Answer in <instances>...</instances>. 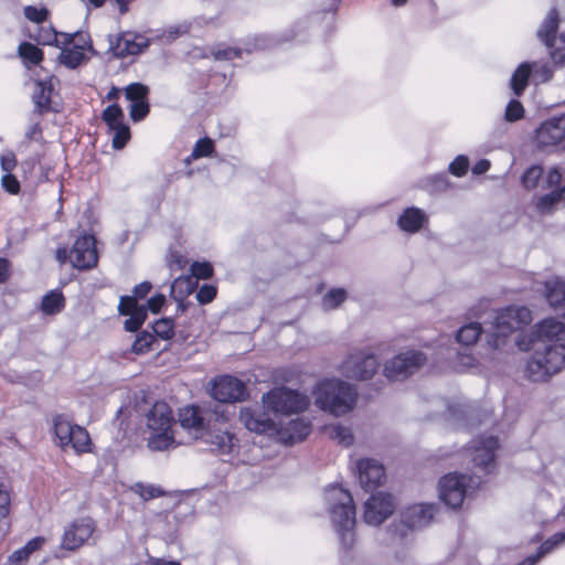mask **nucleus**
Listing matches in <instances>:
<instances>
[{
    "label": "nucleus",
    "mask_w": 565,
    "mask_h": 565,
    "mask_svg": "<svg viewBox=\"0 0 565 565\" xmlns=\"http://www.w3.org/2000/svg\"><path fill=\"white\" fill-rule=\"evenodd\" d=\"M393 497L388 493L372 494L364 503L363 519L367 525L379 526L394 512Z\"/></svg>",
    "instance_id": "12"
},
{
    "label": "nucleus",
    "mask_w": 565,
    "mask_h": 565,
    "mask_svg": "<svg viewBox=\"0 0 565 565\" xmlns=\"http://www.w3.org/2000/svg\"><path fill=\"white\" fill-rule=\"evenodd\" d=\"M24 15L31 22L41 23L47 19L49 11L45 8H36L33 6H26L24 8Z\"/></svg>",
    "instance_id": "52"
},
{
    "label": "nucleus",
    "mask_w": 565,
    "mask_h": 565,
    "mask_svg": "<svg viewBox=\"0 0 565 565\" xmlns=\"http://www.w3.org/2000/svg\"><path fill=\"white\" fill-rule=\"evenodd\" d=\"M377 369L379 362L374 354L356 352L345 359L340 371L348 379L365 381L371 379Z\"/></svg>",
    "instance_id": "11"
},
{
    "label": "nucleus",
    "mask_w": 565,
    "mask_h": 565,
    "mask_svg": "<svg viewBox=\"0 0 565 565\" xmlns=\"http://www.w3.org/2000/svg\"><path fill=\"white\" fill-rule=\"evenodd\" d=\"M73 429L68 446H71L77 454L88 452L90 450V438L87 430L78 425Z\"/></svg>",
    "instance_id": "35"
},
{
    "label": "nucleus",
    "mask_w": 565,
    "mask_h": 565,
    "mask_svg": "<svg viewBox=\"0 0 565 565\" xmlns=\"http://www.w3.org/2000/svg\"><path fill=\"white\" fill-rule=\"evenodd\" d=\"M270 46L269 41L266 36H255L253 47L248 46L246 49L234 47V46H224L222 44L212 49V54L217 61H232L234 58H242L243 52H252L253 50H265Z\"/></svg>",
    "instance_id": "24"
},
{
    "label": "nucleus",
    "mask_w": 565,
    "mask_h": 565,
    "mask_svg": "<svg viewBox=\"0 0 565 565\" xmlns=\"http://www.w3.org/2000/svg\"><path fill=\"white\" fill-rule=\"evenodd\" d=\"M173 416L170 406L164 402H157L146 415V425L149 430L148 447L154 451L168 450L174 445L172 433Z\"/></svg>",
    "instance_id": "4"
},
{
    "label": "nucleus",
    "mask_w": 565,
    "mask_h": 565,
    "mask_svg": "<svg viewBox=\"0 0 565 565\" xmlns=\"http://www.w3.org/2000/svg\"><path fill=\"white\" fill-rule=\"evenodd\" d=\"M542 175L543 168L536 164L532 166L523 172L521 177V183L526 190H533L539 185Z\"/></svg>",
    "instance_id": "40"
},
{
    "label": "nucleus",
    "mask_w": 565,
    "mask_h": 565,
    "mask_svg": "<svg viewBox=\"0 0 565 565\" xmlns=\"http://www.w3.org/2000/svg\"><path fill=\"white\" fill-rule=\"evenodd\" d=\"M129 318L126 319L124 327L126 331L135 332L137 331L147 318V308L145 306L140 307L136 311L128 315Z\"/></svg>",
    "instance_id": "46"
},
{
    "label": "nucleus",
    "mask_w": 565,
    "mask_h": 565,
    "mask_svg": "<svg viewBox=\"0 0 565 565\" xmlns=\"http://www.w3.org/2000/svg\"><path fill=\"white\" fill-rule=\"evenodd\" d=\"M514 344L524 352L530 351L532 347L565 344V324L554 318L544 319L529 333L519 335Z\"/></svg>",
    "instance_id": "6"
},
{
    "label": "nucleus",
    "mask_w": 565,
    "mask_h": 565,
    "mask_svg": "<svg viewBox=\"0 0 565 565\" xmlns=\"http://www.w3.org/2000/svg\"><path fill=\"white\" fill-rule=\"evenodd\" d=\"M326 431L331 439L338 441V444L344 447L351 446L354 441V437L351 429L340 424L328 426L326 428Z\"/></svg>",
    "instance_id": "37"
},
{
    "label": "nucleus",
    "mask_w": 565,
    "mask_h": 565,
    "mask_svg": "<svg viewBox=\"0 0 565 565\" xmlns=\"http://www.w3.org/2000/svg\"><path fill=\"white\" fill-rule=\"evenodd\" d=\"M356 469L359 481L365 491L381 486L385 479L384 467L375 459H360L356 462Z\"/></svg>",
    "instance_id": "20"
},
{
    "label": "nucleus",
    "mask_w": 565,
    "mask_h": 565,
    "mask_svg": "<svg viewBox=\"0 0 565 565\" xmlns=\"http://www.w3.org/2000/svg\"><path fill=\"white\" fill-rule=\"evenodd\" d=\"M426 361L420 351H406L394 356L384 365V374L391 381H399L416 372Z\"/></svg>",
    "instance_id": "10"
},
{
    "label": "nucleus",
    "mask_w": 565,
    "mask_h": 565,
    "mask_svg": "<svg viewBox=\"0 0 565 565\" xmlns=\"http://www.w3.org/2000/svg\"><path fill=\"white\" fill-rule=\"evenodd\" d=\"M482 332L481 324L478 322H470L462 326L457 332V341L466 347L472 345L477 342Z\"/></svg>",
    "instance_id": "36"
},
{
    "label": "nucleus",
    "mask_w": 565,
    "mask_h": 565,
    "mask_svg": "<svg viewBox=\"0 0 565 565\" xmlns=\"http://www.w3.org/2000/svg\"><path fill=\"white\" fill-rule=\"evenodd\" d=\"M149 88L141 83H131L125 88V96L130 103L148 100Z\"/></svg>",
    "instance_id": "44"
},
{
    "label": "nucleus",
    "mask_w": 565,
    "mask_h": 565,
    "mask_svg": "<svg viewBox=\"0 0 565 565\" xmlns=\"http://www.w3.org/2000/svg\"><path fill=\"white\" fill-rule=\"evenodd\" d=\"M199 438L209 444L212 451L221 455L233 454L237 447V439L228 430L227 423L223 417L221 419L215 417V423L210 424Z\"/></svg>",
    "instance_id": "9"
},
{
    "label": "nucleus",
    "mask_w": 565,
    "mask_h": 565,
    "mask_svg": "<svg viewBox=\"0 0 565 565\" xmlns=\"http://www.w3.org/2000/svg\"><path fill=\"white\" fill-rule=\"evenodd\" d=\"M70 262L77 269H90L97 265L96 239L93 235L79 236L70 252Z\"/></svg>",
    "instance_id": "14"
},
{
    "label": "nucleus",
    "mask_w": 565,
    "mask_h": 565,
    "mask_svg": "<svg viewBox=\"0 0 565 565\" xmlns=\"http://www.w3.org/2000/svg\"><path fill=\"white\" fill-rule=\"evenodd\" d=\"M311 430L309 422L297 418L291 419L287 425L279 431L280 439L287 444H295L305 439Z\"/></svg>",
    "instance_id": "27"
},
{
    "label": "nucleus",
    "mask_w": 565,
    "mask_h": 565,
    "mask_svg": "<svg viewBox=\"0 0 565 565\" xmlns=\"http://www.w3.org/2000/svg\"><path fill=\"white\" fill-rule=\"evenodd\" d=\"M10 494L7 488L0 483V518H4L9 513Z\"/></svg>",
    "instance_id": "60"
},
{
    "label": "nucleus",
    "mask_w": 565,
    "mask_h": 565,
    "mask_svg": "<svg viewBox=\"0 0 565 565\" xmlns=\"http://www.w3.org/2000/svg\"><path fill=\"white\" fill-rule=\"evenodd\" d=\"M481 483L479 476L451 472L438 482L439 499L451 509L461 507L466 497L473 492Z\"/></svg>",
    "instance_id": "7"
},
{
    "label": "nucleus",
    "mask_w": 565,
    "mask_h": 565,
    "mask_svg": "<svg viewBox=\"0 0 565 565\" xmlns=\"http://www.w3.org/2000/svg\"><path fill=\"white\" fill-rule=\"evenodd\" d=\"M0 164L6 173H10L17 167L15 154L12 151L3 153L0 158Z\"/></svg>",
    "instance_id": "59"
},
{
    "label": "nucleus",
    "mask_w": 565,
    "mask_h": 565,
    "mask_svg": "<svg viewBox=\"0 0 565 565\" xmlns=\"http://www.w3.org/2000/svg\"><path fill=\"white\" fill-rule=\"evenodd\" d=\"M329 516L341 545L350 550L355 544V505L351 493L341 486H331L324 492Z\"/></svg>",
    "instance_id": "1"
},
{
    "label": "nucleus",
    "mask_w": 565,
    "mask_h": 565,
    "mask_svg": "<svg viewBox=\"0 0 565 565\" xmlns=\"http://www.w3.org/2000/svg\"><path fill=\"white\" fill-rule=\"evenodd\" d=\"M54 434L58 440V445L62 448L68 447L70 437L73 433V428L76 426L72 424L65 416L57 415L53 419Z\"/></svg>",
    "instance_id": "34"
},
{
    "label": "nucleus",
    "mask_w": 565,
    "mask_h": 565,
    "mask_svg": "<svg viewBox=\"0 0 565 565\" xmlns=\"http://www.w3.org/2000/svg\"><path fill=\"white\" fill-rule=\"evenodd\" d=\"M216 296V287L212 285H203L196 292V299L200 303L206 305Z\"/></svg>",
    "instance_id": "57"
},
{
    "label": "nucleus",
    "mask_w": 565,
    "mask_h": 565,
    "mask_svg": "<svg viewBox=\"0 0 565 565\" xmlns=\"http://www.w3.org/2000/svg\"><path fill=\"white\" fill-rule=\"evenodd\" d=\"M347 299V291L342 288H335L328 291L322 299V307L326 310L337 309Z\"/></svg>",
    "instance_id": "42"
},
{
    "label": "nucleus",
    "mask_w": 565,
    "mask_h": 565,
    "mask_svg": "<svg viewBox=\"0 0 565 565\" xmlns=\"http://www.w3.org/2000/svg\"><path fill=\"white\" fill-rule=\"evenodd\" d=\"M212 415L204 412L198 406H185L179 412L180 425L192 431L195 438L201 436V433L206 429L205 424H211Z\"/></svg>",
    "instance_id": "22"
},
{
    "label": "nucleus",
    "mask_w": 565,
    "mask_h": 565,
    "mask_svg": "<svg viewBox=\"0 0 565 565\" xmlns=\"http://www.w3.org/2000/svg\"><path fill=\"white\" fill-rule=\"evenodd\" d=\"M476 365H477V360L472 354H470L466 351L458 352L457 367L460 371H467V370L473 369Z\"/></svg>",
    "instance_id": "55"
},
{
    "label": "nucleus",
    "mask_w": 565,
    "mask_h": 565,
    "mask_svg": "<svg viewBox=\"0 0 565 565\" xmlns=\"http://www.w3.org/2000/svg\"><path fill=\"white\" fill-rule=\"evenodd\" d=\"M210 394L221 403L239 402L247 395L244 383L231 375H224L214 380Z\"/></svg>",
    "instance_id": "15"
},
{
    "label": "nucleus",
    "mask_w": 565,
    "mask_h": 565,
    "mask_svg": "<svg viewBox=\"0 0 565 565\" xmlns=\"http://www.w3.org/2000/svg\"><path fill=\"white\" fill-rule=\"evenodd\" d=\"M1 183L3 189L11 194H17L20 191V183L11 172L2 175Z\"/></svg>",
    "instance_id": "58"
},
{
    "label": "nucleus",
    "mask_w": 565,
    "mask_h": 565,
    "mask_svg": "<svg viewBox=\"0 0 565 565\" xmlns=\"http://www.w3.org/2000/svg\"><path fill=\"white\" fill-rule=\"evenodd\" d=\"M33 100L40 111L51 109V96L54 90L53 78L35 81Z\"/></svg>",
    "instance_id": "31"
},
{
    "label": "nucleus",
    "mask_w": 565,
    "mask_h": 565,
    "mask_svg": "<svg viewBox=\"0 0 565 565\" xmlns=\"http://www.w3.org/2000/svg\"><path fill=\"white\" fill-rule=\"evenodd\" d=\"M191 271L193 276H195L199 279H207L213 274V267L210 263L203 262L199 263L195 262L191 266Z\"/></svg>",
    "instance_id": "53"
},
{
    "label": "nucleus",
    "mask_w": 565,
    "mask_h": 565,
    "mask_svg": "<svg viewBox=\"0 0 565 565\" xmlns=\"http://www.w3.org/2000/svg\"><path fill=\"white\" fill-rule=\"evenodd\" d=\"M264 407L276 415H290L307 409L310 399L306 394L287 387H276L262 397Z\"/></svg>",
    "instance_id": "8"
},
{
    "label": "nucleus",
    "mask_w": 565,
    "mask_h": 565,
    "mask_svg": "<svg viewBox=\"0 0 565 565\" xmlns=\"http://www.w3.org/2000/svg\"><path fill=\"white\" fill-rule=\"evenodd\" d=\"M149 110L148 100L130 103L129 105V116L135 122L142 120L149 114Z\"/></svg>",
    "instance_id": "50"
},
{
    "label": "nucleus",
    "mask_w": 565,
    "mask_h": 565,
    "mask_svg": "<svg viewBox=\"0 0 565 565\" xmlns=\"http://www.w3.org/2000/svg\"><path fill=\"white\" fill-rule=\"evenodd\" d=\"M562 174L557 168H552L546 177L547 186H558L561 184Z\"/></svg>",
    "instance_id": "62"
},
{
    "label": "nucleus",
    "mask_w": 565,
    "mask_h": 565,
    "mask_svg": "<svg viewBox=\"0 0 565 565\" xmlns=\"http://www.w3.org/2000/svg\"><path fill=\"white\" fill-rule=\"evenodd\" d=\"M490 166L489 160L481 159L472 167V173L477 175L483 174L490 169Z\"/></svg>",
    "instance_id": "64"
},
{
    "label": "nucleus",
    "mask_w": 565,
    "mask_h": 565,
    "mask_svg": "<svg viewBox=\"0 0 565 565\" xmlns=\"http://www.w3.org/2000/svg\"><path fill=\"white\" fill-rule=\"evenodd\" d=\"M213 151H214V142L210 138L205 137V138L199 139L195 142V146L192 150L191 157L193 159L209 157L213 153Z\"/></svg>",
    "instance_id": "47"
},
{
    "label": "nucleus",
    "mask_w": 565,
    "mask_h": 565,
    "mask_svg": "<svg viewBox=\"0 0 565 565\" xmlns=\"http://www.w3.org/2000/svg\"><path fill=\"white\" fill-rule=\"evenodd\" d=\"M427 221L426 214L418 207H407L398 217L399 228L406 233H417Z\"/></svg>",
    "instance_id": "28"
},
{
    "label": "nucleus",
    "mask_w": 565,
    "mask_h": 565,
    "mask_svg": "<svg viewBox=\"0 0 565 565\" xmlns=\"http://www.w3.org/2000/svg\"><path fill=\"white\" fill-rule=\"evenodd\" d=\"M315 405L324 413L335 417L343 416L356 405V388L340 379H324L312 391Z\"/></svg>",
    "instance_id": "2"
},
{
    "label": "nucleus",
    "mask_w": 565,
    "mask_h": 565,
    "mask_svg": "<svg viewBox=\"0 0 565 565\" xmlns=\"http://www.w3.org/2000/svg\"><path fill=\"white\" fill-rule=\"evenodd\" d=\"M141 306L137 303V300L132 296H122L119 301V312L124 316H127L137 309H139Z\"/></svg>",
    "instance_id": "54"
},
{
    "label": "nucleus",
    "mask_w": 565,
    "mask_h": 565,
    "mask_svg": "<svg viewBox=\"0 0 565 565\" xmlns=\"http://www.w3.org/2000/svg\"><path fill=\"white\" fill-rule=\"evenodd\" d=\"M241 423L249 430L256 434L271 435L278 431L276 424L265 413L250 407L241 409Z\"/></svg>",
    "instance_id": "21"
},
{
    "label": "nucleus",
    "mask_w": 565,
    "mask_h": 565,
    "mask_svg": "<svg viewBox=\"0 0 565 565\" xmlns=\"http://www.w3.org/2000/svg\"><path fill=\"white\" fill-rule=\"evenodd\" d=\"M65 307V299L60 290H51L41 302V310L44 315L53 316L61 312Z\"/></svg>",
    "instance_id": "33"
},
{
    "label": "nucleus",
    "mask_w": 565,
    "mask_h": 565,
    "mask_svg": "<svg viewBox=\"0 0 565 565\" xmlns=\"http://www.w3.org/2000/svg\"><path fill=\"white\" fill-rule=\"evenodd\" d=\"M63 43L72 45L64 47L58 56L60 63L68 68H76L85 60V51L90 49V43L83 35L61 34Z\"/></svg>",
    "instance_id": "19"
},
{
    "label": "nucleus",
    "mask_w": 565,
    "mask_h": 565,
    "mask_svg": "<svg viewBox=\"0 0 565 565\" xmlns=\"http://www.w3.org/2000/svg\"><path fill=\"white\" fill-rule=\"evenodd\" d=\"M45 540L42 536L30 540L23 547L9 555L4 565H24L29 561L31 554L40 550Z\"/></svg>",
    "instance_id": "30"
},
{
    "label": "nucleus",
    "mask_w": 565,
    "mask_h": 565,
    "mask_svg": "<svg viewBox=\"0 0 565 565\" xmlns=\"http://www.w3.org/2000/svg\"><path fill=\"white\" fill-rule=\"evenodd\" d=\"M148 46L149 40L143 35L126 33L118 39L115 51L119 56L137 55Z\"/></svg>",
    "instance_id": "25"
},
{
    "label": "nucleus",
    "mask_w": 565,
    "mask_h": 565,
    "mask_svg": "<svg viewBox=\"0 0 565 565\" xmlns=\"http://www.w3.org/2000/svg\"><path fill=\"white\" fill-rule=\"evenodd\" d=\"M532 321L531 311L523 306L507 307L495 313L491 322L489 344L494 350L507 345L508 337Z\"/></svg>",
    "instance_id": "5"
},
{
    "label": "nucleus",
    "mask_w": 565,
    "mask_h": 565,
    "mask_svg": "<svg viewBox=\"0 0 565 565\" xmlns=\"http://www.w3.org/2000/svg\"><path fill=\"white\" fill-rule=\"evenodd\" d=\"M524 115L523 105L516 100L512 99L508 103L505 107L504 118L507 121L513 122L520 120Z\"/></svg>",
    "instance_id": "51"
},
{
    "label": "nucleus",
    "mask_w": 565,
    "mask_h": 565,
    "mask_svg": "<svg viewBox=\"0 0 565 565\" xmlns=\"http://www.w3.org/2000/svg\"><path fill=\"white\" fill-rule=\"evenodd\" d=\"M545 297L550 306L562 315L565 312V280L554 277L545 282Z\"/></svg>",
    "instance_id": "26"
},
{
    "label": "nucleus",
    "mask_w": 565,
    "mask_h": 565,
    "mask_svg": "<svg viewBox=\"0 0 565 565\" xmlns=\"http://www.w3.org/2000/svg\"><path fill=\"white\" fill-rule=\"evenodd\" d=\"M111 132V145L115 149H122L130 139V129L128 125L121 122L113 128H108Z\"/></svg>",
    "instance_id": "38"
},
{
    "label": "nucleus",
    "mask_w": 565,
    "mask_h": 565,
    "mask_svg": "<svg viewBox=\"0 0 565 565\" xmlns=\"http://www.w3.org/2000/svg\"><path fill=\"white\" fill-rule=\"evenodd\" d=\"M96 530V524L90 518H79L68 524L63 533L61 547L75 551L87 543Z\"/></svg>",
    "instance_id": "13"
},
{
    "label": "nucleus",
    "mask_w": 565,
    "mask_h": 565,
    "mask_svg": "<svg viewBox=\"0 0 565 565\" xmlns=\"http://www.w3.org/2000/svg\"><path fill=\"white\" fill-rule=\"evenodd\" d=\"M189 31V26L186 24H177L171 25L162 33L161 38L168 42H171L182 34H185Z\"/></svg>",
    "instance_id": "56"
},
{
    "label": "nucleus",
    "mask_w": 565,
    "mask_h": 565,
    "mask_svg": "<svg viewBox=\"0 0 565 565\" xmlns=\"http://www.w3.org/2000/svg\"><path fill=\"white\" fill-rule=\"evenodd\" d=\"M564 542L565 532L554 534L552 537L542 543L537 554L526 557L519 565H534L542 556L552 552L555 547L562 545Z\"/></svg>",
    "instance_id": "32"
},
{
    "label": "nucleus",
    "mask_w": 565,
    "mask_h": 565,
    "mask_svg": "<svg viewBox=\"0 0 565 565\" xmlns=\"http://www.w3.org/2000/svg\"><path fill=\"white\" fill-rule=\"evenodd\" d=\"M154 340V335L143 331L141 332L131 345L132 352L137 354L146 353L150 350L151 343Z\"/></svg>",
    "instance_id": "48"
},
{
    "label": "nucleus",
    "mask_w": 565,
    "mask_h": 565,
    "mask_svg": "<svg viewBox=\"0 0 565 565\" xmlns=\"http://www.w3.org/2000/svg\"><path fill=\"white\" fill-rule=\"evenodd\" d=\"M102 118L108 128H113L124 122L125 115L122 109L117 104H113L103 110Z\"/></svg>",
    "instance_id": "43"
},
{
    "label": "nucleus",
    "mask_w": 565,
    "mask_h": 565,
    "mask_svg": "<svg viewBox=\"0 0 565 565\" xmlns=\"http://www.w3.org/2000/svg\"><path fill=\"white\" fill-rule=\"evenodd\" d=\"M19 55L31 64H39L43 58V52L30 42H23L18 47Z\"/></svg>",
    "instance_id": "39"
},
{
    "label": "nucleus",
    "mask_w": 565,
    "mask_h": 565,
    "mask_svg": "<svg viewBox=\"0 0 565 565\" xmlns=\"http://www.w3.org/2000/svg\"><path fill=\"white\" fill-rule=\"evenodd\" d=\"M537 67L539 64L536 62H524L516 67L510 81L511 89L513 90L514 95L521 96L523 94L532 72Z\"/></svg>",
    "instance_id": "29"
},
{
    "label": "nucleus",
    "mask_w": 565,
    "mask_h": 565,
    "mask_svg": "<svg viewBox=\"0 0 565 565\" xmlns=\"http://www.w3.org/2000/svg\"><path fill=\"white\" fill-rule=\"evenodd\" d=\"M558 29V13L556 9H551L542 25L537 30L539 40L551 50V54L554 57L563 58L565 56V36L562 34L558 39L559 45H556V31Z\"/></svg>",
    "instance_id": "16"
},
{
    "label": "nucleus",
    "mask_w": 565,
    "mask_h": 565,
    "mask_svg": "<svg viewBox=\"0 0 565 565\" xmlns=\"http://www.w3.org/2000/svg\"><path fill=\"white\" fill-rule=\"evenodd\" d=\"M469 169V159L467 156L459 154L449 164V172L457 177H463Z\"/></svg>",
    "instance_id": "49"
},
{
    "label": "nucleus",
    "mask_w": 565,
    "mask_h": 565,
    "mask_svg": "<svg viewBox=\"0 0 565 565\" xmlns=\"http://www.w3.org/2000/svg\"><path fill=\"white\" fill-rule=\"evenodd\" d=\"M152 330L160 339L170 340L174 335L173 320L171 318L159 319L153 323Z\"/></svg>",
    "instance_id": "45"
},
{
    "label": "nucleus",
    "mask_w": 565,
    "mask_h": 565,
    "mask_svg": "<svg viewBox=\"0 0 565 565\" xmlns=\"http://www.w3.org/2000/svg\"><path fill=\"white\" fill-rule=\"evenodd\" d=\"M164 301H166V298L163 295H156L148 300L147 307L150 311H152L153 313H157L163 306Z\"/></svg>",
    "instance_id": "61"
},
{
    "label": "nucleus",
    "mask_w": 565,
    "mask_h": 565,
    "mask_svg": "<svg viewBox=\"0 0 565 565\" xmlns=\"http://www.w3.org/2000/svg\"><path fill=\"white\" fill-rule=\"evenodd\" d=\"M151 290V284L148 281H142L134 288L135 298H145Z\"/></svg>",
    "instance_id": "63"
},
{
    "label": "nucleus",
    "mask_w": 565,
    "mask_h": 565,
    "mask_svg": "<svg viewBox=\"0 0 565 565\" xmlns=\"http://www.w3.org/2000/svg\"><path fill=\"white\" fill-rule=\"evenodd\" d=\"M498 448V439L489 436L475 440L468 451L476 468L489 473L494 468V451Z\"/></svg>",
    "instance_id": "17"
},
{
    "label": "nucleus",
    "mask_w": 565,
    "mask_h": 565,
    "mask_svg": "<svg viewBox=\"0 0 565 565\" xmlns=\"http://www.w3.org/2000/svg\"><path fill=\"white\" fill-rule=\"evenodd\" d=\"M525 374L532 382H544L565 367V344L532 347Z\"/></svg>",
    "instance_id": "3"
},
{
    "label": "nucleus",
    "mask_w": 565,
    "mask_h": 565,
    "mask_svg": "<svg viewBox=\"0 0 565 565\" xmlns=\"http://www.w3.org/2000/svg\"><path fill=\"white\" fill-rule=\"evenodd\" d=\"M436 511L435 504L413 505L404 513L402 523L408 529L423 527L433 520Z\"/></svg>",
    "instance_id": "23"
},
{
    "label": "nucleus",
    "mask_w": 565,
    "mask_h": 565,
    "mask_svg": "<svg viewBox=\"0 0 565 565\" xmlns=\"http://www.w3.org/2000/svg\"><path fill=\"white\" fill-rule=\"evenodd\" d=\"M565 139V114L552 117L536 129L535 141L540 149L554 147Z\"/></svg>",
    "instance_id": "18"
},
{
    "label": "nucleus",
    "mask_w": 565,
    "mask_h": 565,
    "mask_svg": "<svg viewBox=\"0 0 565 565\" xmlns=\"http://www.w3.org/2000/svg\"><path fill=\"white\" fill-rule=\"evenodd\" d=\"M130 489L134 493L138 494L145 501L161 497L163 494L161 488L142 482H137L132 484Z\"/></svg>",
    "instance_id": "41"
}]
</instances>
